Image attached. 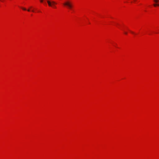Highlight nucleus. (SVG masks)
I'll return each mask as SVG.
<instances>
[{
  "label": "nucleus",
  "instance_id": "f257e3e1",
  "mask_svg": "<svg viewBox=\"0 0 159 159\" xmlns=\"http://www.w3.org/2000/svg\"><path fill=\"white\" fill-rule=\"evenodd\" d=\"M63 4L66 6L68 8L70 9H71L72 7V5L71 2L69 1H66L64 3H63Z\"/></svg>",
  "mask_w": 159,
  "mask_h": 159
},
{
  "label": "nucleus",
  "instance_id": "f03ea898",
  "mask_svg": "<svg viewBox=\"0 0 159 159\" xmlns=\"http://www.w3.org/2000/svg\"><path fill=\"white\" fill-rule=\"evenodd\" d=\"M57 3L55 2L54 1L52 2V6H51V7H53L54 8H56V7L55 6V4H56Z\"/></svg>",
  "mask_w": 159,
  "mask_h": 159
},
{
  "label": "nucleus",
  "instance_id": "7ed1b4c3",
  "mask_svg": "<svg viewBox=\"0 0 159 159\" xmlns=\"http://www.w3.org/2000/svg\"><path fill=\"white\" fill-rule=\"evenodd\" d=\"M47 2L48 4V5H49V6H50V7H51V6H52V2H50V1H48V0L47 1Z\"/></svg>",
  "mask_w": 159,
  "mask_h": 159
},
{
  "label": "nucleus",
  "instance_id": "20e7f679",
  "mask_svg": "<svg viewBox=\"0 0 159 159\" xmlns=\"http://www.w3.org/2000/svg\"><path fill=\"white\" fill-rule=\"evenodd\" d=\"M154 1L156 3L158 2V0H154Z\"/></svg>",
  "mask_w": 159,
  "mask_h": 159
},
{
  "label": "nucleus",
  "instance_id": "39448f33",
  "mask_svg": "<svg viewBox=\"0 0 159 159\" xmlns=\"http://www.w3.org/2000/svg\"><path fill=\"white\" fill-rule=\"evenodd\" d=\"M153 6L155 7H156L157 6V4H153Z\"/></svg>",
  "mask_w": 159,
  "mask_h": 159
},
{
  "label": "nucleus",
  "instance_id": "423d86ee",
  "mask_svg": "<svg viewBox=\"0 0 159 159\" xmlns=\"http://www.w3.org/2000/svg\"><path fill=\"white\" fill-rule=\"evenodd\" d=\"M23 10H26V9L25 8H21Z\"/></svg>",
  "mask_w": 159,
  "mask_h": 159
},
{
  "label": "nucleus",
  "instance_id": "0eeeda50",
  "mask_svg": "<svg viewBox=\"0 0 159 159\" xmlns=\"http://www.w3.org/2000/svg\"><path fill=\"white\" fill-rule=\"evenodd\" d=\"M43 0H40V2H43Z\"/></svg>",
  "mask_w": 159,
  "mask_h": 159
},
{
  "label": "nucleus",
  "instance_id": "6e6552de",
  "mask_svg": "<svg viewBox=\"0 0 159 159\" xmlns=\"http://www.w3.org/2000/svg\"><path fill=\"white\" fill-rule=\"evenodd\" d=\"M130 32H131L132 33V34H134V33L133 32H132V31H130Z\"/></svg>",
  "mask_w": 159,
  "mask_h": 159
},
{
  "label": "nucleus",
  "instance_id": "1a4fd4ad",
  "mask_svg": "<svg viewBox=\"0 0 159 159\" xmlns=\"http://www.w3.org/2000/svg\"><path fill=\"white\" fill-rule=\"evenodd\" d=\"M125 34H127V32H125Z\"/></svg>",
  "mask_w": 159,
  "mask_h": 159
},
{
  "label": "nucleus",
  "instance_id": "9d476101",
  "mask_svg": "<svg viewBox=\"0 0 159 159\" xmlns=\"http://www.w3.org/2000/svg\"><path fill=\"white\" fill-rule=\"evenodd\" d=\"M27 11H30V10L29 9H28L27 10Z\"/></svg>",
  "mask_w": 159,
  "mask_h": 159
},
{
  "label": "nucleus",
  "instance_id": "9b49d317",
  "mask_svg": "<svg viewBox=\"0 0 159 159\" xmlns=\"http://www.w3.org/2000/svg\"><path fill=\"white\" fill-rule=\"evenodd\" d=\"M157 6H159V4H157Z\"/></svg>",
  "mask_w": 159,
  "mask_h": 159
},
{
  "label": "nucleus",
  "instance_id": "f8f14e48",
  "mask_svg": "<svg viewBox=\"0 0 159 159\" xmlns=\"http://www.w3.org/2000/svg\"><path fill=\"white\" fill-rule=\"evenodd\" d=\"M32 11L33 12H34V10H32Z\"/></svg>",
  "mask_w": 159,
  "mask_h": 159
}]
</instances>
